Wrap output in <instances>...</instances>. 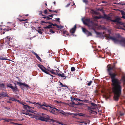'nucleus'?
<instances>
[{
    "mask_svg": "<svg viewBox=\"0 0 125 125\" xmlns=\"http://www.w3.org/2000/svg\"><path fill=\"white\" fill-rule=\"evenodd\" d=\"M50 32L51 33H54V32L52 29H50Z\"/></svg>",
    "mask_w": 125,
    "mask_h": 125,
    "instance_id": "79ce46f5",
    "label": "nucleus"
},
{
    "mask_svg": "<svg viewBox=\"0 0 125 125\" xmlns=\"http://www.w3.org/2000/svg\"><path fill=\"white\" fill-rule=\"evenodd\" d=\"M18 84L21 86V85H23L27 87V88H28L29 87V86L26 83H19Z\"/></svg>",
    "mask_w": 125,
    "mask_h": 125,
    "instance_id": "a211bd4d",
    "label": "nucleus"
},
{
    "mask_svg": "<svg viewBox=\"0 0 125 125\" xmlns=\"http://www.w3.org/2000/svg\"><path fill=\"white\" fill-rule=\"evenodd\" d=\"M48 70L50 71L53 74H55V73L54 72V70H53L51 69L50 70L49 69H48Z\"/></svg>",
    "mask_w": 125,
    "mask_h": 125,
    "instance_id": "412c9836",
    "label": "nucleus"
},
{
    "mask_svg": "<svg viewBox=\"0 0 125 125\" xmlns=\"http://www.w3.org/2000/svg\"><path fill=\"white\" fill-rule=\"evenodd\" d=\"M109 74L111 79V85L112 91L114 94V99L115 100L117 101L121 94L122 88L121 82H123L124 85L125 84V75H123L121 80H119L115 77L116 75L115 73L109 72Z\"/></svg>",
    "mask_w": 125,
    "mask_h": 125,
    "instance_id": "f257e3e1",
    "label": "nucleus"
},
{
    "mask_svg": "<svg viewBox=\"0 0 125 125\" xmlns=\"http://www.w3.org/2000/svg\"><path fill=\"white\" fill-rule=\"evenodd\" d=\"M83 2L86 3H87V1L86 0H83Z\"/></svg>",
    "mask_w": 125,
    "mask_h": 125,
    "instance_id": "49530a36",
    "label": "nucleus"
},
{
    "mask_svg": "<svg viewBox=\"0 0 125 125\" xmlns=\"http://www.w3.org/2000/svg\"><path fill=\"white\" fill-rule=\"evenodd\" d=\"M42 11H39V15H40L41 16H43V15L42 14Z\"/></svg>",
    "mask_w": 125,
    "mask_h": 125,
    "instance_id": "a19ab883",
    "label": "nucleus"
},
{
    "mask_svg": "<svg viewBox=\"0 0 125 125\" xmlns=\"http://www.w3.org/2000/svg\"><path fill=\"white\" fill-rule=\"evenodd\" d=\"M63 32L64 34H66L67 35H68V34L67 33V31H66L63 30Z\"/></svg>",
    "mask_w": 125,
    "mask_h": 125,
    "instance_id": "58836bf2",
    "label": "nucleus"
},
{
    "mask_svg": "<svg viewBox=\"0 0 125 125\" xmlns=\"http://www.w3.org/2000/svg\"><path fill=\"white\" fill-rule=\"evenodd\" d=\"M1 119L2 120H4L5 121L7 122H11V121L13 120L12 119Z\"/></svg>",
    "mask_w": 125,
    "mask_h": 125,
    "instance_id": "6ab92c4d",
    "label": "nucleus"
},
{
    "mask_svg": "<svg viewBox=\"0 0 125 125\" xmlns=\"http://www.w3.org/2000/svg\"><path fill=\"white\" fill-rule=\"evenodd\" d=\"M123 43H124V45L125 47V42H123Z\"/></svg>",
    "mask_w": 125,
    "mask_h": 125,
    "instance_id": "774afa93",
    "label": "nucleus"
},
{
    "mask_svg": "<svg viewBox=\"0 0 125 125\" xmlns=\"http://www.w3.org/2000/svg\"><path fill=\"white\" fill-rule=\"evenodd\" d=\"M38 66L39 67V68L43 72L47 74H48V72L47 71V70H48L44 67L42 65L38 64Z\"/></svg>",
    "mask_w": 125,
    "mask_h": 125,
    "instance_id": "7ed1b4c3",
    "label": "nucleus"
},
{
    "mask_svg": "<svg viewBox=\"0 0 125 125\" xmlns=\"http://www.w3.org/2000/svg\"><path fill=\"white\" fill-rule=\"evenodd\" d=\"M56 27L57 28L61 29L63 28V27L61 26V25L58 26L57 25Z\"/></svg>",
    "mask_w": 125,
    "mask_h": 125,
    "instance_id": "2f4dec72",
    "label": "nucleus"
},
{
    "mask_svg": "<svg viewBox=\"0 0 125 125\" xmlns=\"http://www.w3.org/2000/svg\"><path fill=\"white\" fill-rule=\"evenodd\" d=\"M11 123L12 124H15V125H18V124L17 123H14L13 122H12Z\"/></svg>",
    "mask_w": 125,
    "mask_h": 125,
    "instance_id": "13d9d810",
    "label": "nucleus"
},
{
    "mask_svg": "<svg viewBox=\"0 0 125 125\" xmlns=\"http://www.w3.org/2000/svg\"><path fill=\"white\" fill-rule=\"evenodd\" d=\"M52 12H56V13H57V11L56 10L52 11Z\"/></svg>",
    "mask_w": 125,
    "mask_h": 125,
    "instance_id": "680f3d73",
    "label": "nucleus"
},
{
    "mask_svg": "<svg viewBox=\"0 0 125 125\" xmlns=\"http://www.w3.org/2000/svg\"><path fill=\"white\" fill-rule=\"evenodd\" d=\"M95 33L97 34H99L100 33H99L97 32H95Z\"/></svg>",
    "mask_w": 125,
    "mask_h": 125,
    "instance_id": "69168bd1",
    "label": "nucleus"
},
{
    "mask_svg": "<svg viewBox=\"0 0 125 125\" xmlns=\"http://www.w3.org/2000/svg\"><path fill=\"white\" fill-rule=\"evenodd\" d=\"M0 60H9L8 59H7L5 58H4L2 56H0Z\"/></svg>",
    "mask_w": 125,
    "mask_h": 125,
    "instance_id": "4be33fe9",
    "label": "nucleus"
},
{
    "mask_svg": "<svg viewBox=\"0 0 125 125\" xmlns=\"http://www.w3.org/2000/svg\"><path fill=\"white\" fill-rule=\"evenodd\" d=\"M49 107H50L49 109L50 112L53 114H55V112L56 111V109H57L54 108H53L50 106Z\"/></svg>",
    "mask_w": 125,
    "mask_h": 125,
    "instance_id": "1a4fd4ad",
    "label": "nucleus"
},
{
    "mask_svg": "<svg viewBox=\"0 0 125 125\" xmlns=\"http://www.w3.org/2000/svg\"><path fill=\"white\" fill-rule=\"evenodd\" d=\"M120 12H121L122 16L125 15V12H124L123 11L121 10L120 11Z\"/></svg>",
    "mask_w": 125,
    "mask_h": 125,
    "instance_id": "473e14b6",
    "label": "nucleus"
},
{
    "mask_svg": "<svg viewBox=\"0 0 125 125\" xmlns=\"http://www.w3.org/2000/svg\"><path fill=\"white\" fill-rule=\"evenodd\" d=\"M28 115H29L31 117V118H35L36 119V117H38V115H33L29 113Z\"/></svg>",
    "mask_w": 125,
    "mask_h": 125,
    "instance_id": "ddd939ff",
    "label": "nucleus"
},
{
    "mask_svg": "<svg viewBox=\"0 0 125 125\" xmlns=\"http://www.w3.org/2000/svg\"><path fill=\"white\" fill-rule=\"evenodd\" d=\"M52 25H48V26H47L46 27H44V28L45 29H49L51 28H52Z\"/></svg>",
    "mask_w": 125,
    "mask_h": 125,
    "instance_id": "bb28decb",
    "label": "nucleus"
},
{
    "mask_svg": "<svg viewBox=\"0 0 125 125\" xmlns=\"http://www.w3.org/2000/svg\"><path fill=\"white\" fill-rule=\"evenodd\" d=\"M7 87H10L11 88H12V86L10 84H7Z\"/></svg>",
    "mask_w": 125,
    "mask_h": 125,
    "instance_id": "c756f323",
    "label": "nucleus"
},
{
    "mask_svg": "<svg viewBox=\"0 0 125 125\" xmlns=\"http://www.w3.org/2000/svg\"><path fill=\"white\" fill-rule=\"evenodd\" d=\"M48 17H53V15H49V16Z\"/></svg>",
    "mask_w": 125,
    "mask_h": 125,
    "instance_id": "5fc2aeb1",
    "label": "nucleus"
},
{
    "mask_svg": "<svg viewBox=\"0 0 125 125\" xmlns=\"http://www.w3.org/2000/svg\"><path fill=\"white\" fill-rule=\"evenodd\" d=\"M16 101H17L18 102L20 103V102H21L19 100H16Z\"/></svg>",
    "mask_w": 125,
    "mask_h": 125,
    "instance_id": "0e129e2a",
    "label": "nucleus"
},
{
    "mask_svg": "<svg viewBox=\"0 0 125 125\" xmlns=\"http://www.w3.org/2000/svg\"><path fill=\"white\" fill-rule=\"evenodd\" d=\"M70 3L68 4H67V5L66 6V7H68L70 5Z\"/></svg>",
    "mask_w": 125,
    "mask_h": 125,
    "instance_id": "052dcab7",
    "label": "nucleus"
},
{
    "mask_svg": "<svg viewBox=\"0 0 125 125\" xmlns=\"http://www.w3.org/2000/svg\"><path fill=\"white\" fill-rule=\"evenodd\" d=\"M2 96L4 97L7 96V94H6L4 92H3L0 94V97Z\"/></svg>",
    "mask_w": 125,
    "mask_h": 125,
    "instance_id": "dca6fc26",
    "label": "nucleus"
},
{
    "mask_svg": "<svg viewBox=\"0 0 125 125\" xmlns=\"http://www.w3.org/2000/svg\"><path fill=\"white\" fill-rule=\"evenodd\" d=\"M82 29L83 32L87 36H91L92 35L91 33L88 31L84 28H82Z\"/></svg>",
    "mask_w": 125,
    "mask_h": 125,
    "instance_id": "0eeeda50",
    "label": "nucleus"
},
{
    "mask_svg": "<svg viewBox=\"0 0 125 125\" xmlns=\"http://www.w3.org/2000/svg\"><path fill=\"white\" fill-rule=\"evenodd\" d=\"M29 111L30 112L33 113L32 111L29 110H25L24 111H23V112H22V113L23 114H25L27 115H28L29 113Z\"/></svg>",
    "mask_w": 125,
    "mask_h": 125,
    "instance_id": "9b49d317",
    "label": "nucleus"
},
{
    "mask_svg": "<svg viewBox=\"0 0 125 125\" xmlns=\"http://www.w3.org/2000/svg\"><path fill=\"white\" fill-rule=\"evenodd\" d=\"M93 13H94L95 14H99V13L98 12H96L94 11H93Z\"/></svg>",
    "mask_w": 125,
    "mask_h": 125,
    "instance_id": "c03bdc74",
    "label": "nucleus"
},
{
    "mask_svg": "<svg viewBox=\"0 0 125 125\" xmlns=\"http://www.w3.org/2000/svg\"><path fill=\"white\" fill-rule=\"evenodd\" d=\"M104 36H105L106 37V39L107 40H112L114 41L115 42H116L117 41V40L115 38L108 36L106 34H105Z\"/></svg>",
    "mask_w": 125,
    "mask_h": 125,
    "instance_id": "20e7f679",
    "label": "nucleus"
},
{
    "mask_svg": "<svg viewBox=\"0 0 125 125\" xmlns=\"http://www.w3.org/2000/svg\"><path fill=\"white\" fill-rule=\"evenodd\" d=\"M124 16L125 15L123 16H122V18H124V19H125V16Z\"/></svg>",
    "mask_w": 125,
    "mask_h": 125,
    "instance_id": "4d7b16f0",
    "label": "nucleus"
},
{
    "mask_svg": "<svg viewBox=\"0 0 125 125\" xmlns=\"http://www.w3.org/2000/svg\"><path fill=\"white\" fill-rule=\"evenodd\" d=\"M92 106L89 107V109L91 110L92 111H94L97 108L96 105L94 103H91Z\"/></svg>",
    "mask_w": 125,
    "mask_h": 125,
    "instance_id": "39448f33",
    "label": "nucleus"
},
{
    "mask_svg": "<svg viewBox=\"0 0 125 125\" xmlns=\"http://www.w3.org/2000/svg\"><path fill=\"white\" fill-rule=\"evenodd\" d=\"M36 119H39L41 121H47L48 120H50L52 122L54 121L53 119H50L49 116L45 114H42L38 115V117H36Z\"/></svg>",
    "mask_w": 125,
    "mask_h": 125,
    "instance_id": "f03ea898",
    "label": "nucleus"
},
{
    "mask_svg": "<svg viewBox=\"0 0 125 125\" xmlns=\"http://www.w3.org/2000/svg\"><path fill=\"white\" fill-rule=\"evenodd\" d=\"M20 103L23 105V107L25 109H29V108H32L31 107H30L28 106L27 105H25V104L23 102H21Z\"/></svg>",
    "mask_w": 125,
    "mask_h": 125,
    "instance_id": "9d476101",
    "label": "nucleus"
},
{
    "mask_svg": "<svg viewBox=\"0 0 125 125\" xmlns=\"http://www.w3.org/2000/svg\"><path fill=\"white\" fill-rule=\"evenodd\" d=\"M4 84L0 82V88L1 87L4 88Z\"/></svg>",
    "mask_w": 125,
    "mask_h": 125,
    "instance_id": "cd10ccee",
    "label": "nucleus"
},
{
    "mask_svg": "<svg viewBox=\"0 0 125 125\" xmlns=\"http://www.w3.org/2000/svg\"><path fill=\"white\" fill-rule=\"evenodd\" d=\"M57 75L58 76L60 77H61L62 78L64 77V79L66 78V76H65V75L63 73H62V74L59 73Z\"/></svg>",
    "mask_w": 125,
    "mask_h": 125,
    "instance_id": "f3484780",
    "label": "nucleus"
},
{
    "mask_svg": "<svg viewBox=\"0 0 125 125\" xmlns=\"http://www.w3.org/2000/svg\"><path fill=\"white\" fill-rule=\"evenodd\" d=\"M92 83V81H90V82H89L88 83V86H90L91 84Z\"/></svg>",
    "mask_w": 125,
    "mask_h": 125,
    "instance_id": "ea45409f",
    "label": "nucleus"
},
{
    "mask_svg": "<svg viewBox=\"0 0 125 125\" xmlns=\"http://www.w3.org/2000/svg\"><path fill=\"white\" fill-rule=\"evenodd\" d=\"M45 22L44 21H41V24H42V23H45Z\"/></svg>",
    "mask_w": 125,
    "mask_h": 125,
    "instance_id": "bf43d9fd",
    "label": "nucleus"
},
{
    "mask_svg": "<svg viewBox=\"0 0 125 125\" xmlns=\"http://www.w3.org/2000/svg\"><path fill=\"white\" fill-rule=\"evenodd\" d=\"M57 112L58 113H60L63 115H65L66 114H69L71 115L72 114L69 113H66L63 112L62 110H59L58 109H56Z\"/></svg>",
    "mask_w": 125,
    "mask_h": 125,
    "instance_id": "423d86ee",
    "label": "nucleus"
},
{
    "mask_svg": "<svg viewBox=\"0 0 125 125\" xmlns=\"http://www.w3.org/2000/svg\"><path fill=\"white\" fill-rule=\"evenodd\" d=\"M83 22L85 24H87L89 26V27H90V25L89 24H88L87 23H85V22H84V21Z\"/></svg>",
    "mask_w": 125,
    "mask_h": 125,
    "instance_id": "09e8293b",
    "label": "nucleus"
},
{
    "mask_svg": "<svg viewBox=\"0 0 125 125\" xmlns=\"http://www.w3.org/2000/svg\"><path fill=\"white\" fill-rule=\"evenodd\" d=\"M110 96V95L109 93H105L103 95V96L105 98L106 100L107 99L109 98Z\"/></svg>",
    "mask_w": 125,
    "mask_h": 125,
    "instance_id": "4468645a",
    "label": "nucleus"
},
{
    "mask_svg": "<svg viewBox=\"0 0 125 125\" xmlns=\"http://www.w3.org/2000/svg\"><path fill=\"white\" fill-rule=\"evenodd\" d=\"M34 54L35 55L36 57L39 60H40L41 59L39 56L36 53H34Z\"/></svg>",
    "mask_w": 125,
    "mask_h": 125,
    "instance_id": "5701e85b",
    "label": "nucleus"
},
{
    "mask_svg": "<svg viewBox=\"0 0 125 125\" xmlns=\"http://www.w3.org/2000/svg\"><path fill=\"white\" fill-rule=\"evenodd\" d=\"M107 67L108 68V71L109 72L111 70L113 69L114 68L113 67H111L109 65H108Z\"/></svg>",
    "mask_w": 125,
    "mask_h": 125,
    "instance_id": "aec40b11",
    "label": "nucleus"
},
{
    "mask_svg": "<svg viewBox=\"0 0 125 125\" xmlns=\"http://www.w3.org/2000/svg\"><path fill=\"white\" fill-rule=\"evenodd\" d=\"M105 18H106V19L107 20H111V18H110V17H109V16H105Z\"/></svg>",
    "mask_w": 125,
    "mask_h": 125,
    "instance_id": "c85d7f7f",
    "label": "nucleus"
},
{
    "mask_svg": "<svg viewBox=\"0 0 125 125\" xmlns=\"http://www.w3.org/2000/svg\"><path fill=\"white\" fill-rule=\"evenodd\" d=\"M10 100H11L13 101L15 100V99L13 98H10Z\"/></svg>",
    "mask_w": 125,
    "mask_h": 125,
    "instance_id": "a18cd8bd",
    "label": "nucleus"
},
{
    "mask_svg": "<svg viewBox=\"0 0 125 125\" xmlns=\"http://www.w3.org/2000/svg\"><path fill=\"white\" fill-rule=\"evenodd\" d=\"M75 70V69L73 67H72L71 68V70L72 71H73Z\"/></svg>",
    "mask_w": 125,
    "mask_h": 125,
    "instance_id": "c9c22d12",
    "label": "nucleus"
},
{
    "mask_svg": "<svg viewBox=\"0 0 125 125\" xmlns=\"http://www.w3.org/2000/svg\"><path fill=\"white\" fill-rule=\"evenodd\" d=\"M116 28L119 29H122V28L120 27H116Z\"/></svg>",
    "mask_w": 125,
    "mask_h": 125,
    "instance_id": "e2e57ef3",
    "label": "nucleus"
},
{
    "mask_svg": "<svg viewBox=\"0 0 125 125\" xmlns=\"http://www.w3.org/2000/svg\"><path fill=\"white\" fill-rule=\"evenodd\" d=\"M44 12L45 14H46L47 13V10H45L44 11Z\"/></svg>",
    "mask_w": 125,
    "mask_h": 125,
    "instance_id": "3c124183",
    "label": "nucleus"
},
{
    "mask_svg": "<svg viewBox=\"0 0 125 125\" xmlns=\"http://www.w3.org/2000/svg\"><path fill=\"white\" fill-rule=\"evenodd\" d=\"M51 24L52 25H53V26H56L57 25L56 24H53L51 23Z\"/></svg>",
    "mask_w": 125,
    "mask_h": 125,
    "instance_id": "de8ad7c7",
    "label": "nucleus"
},
{
    "mask_svg": "<svg viewBox=\"0 0 125 125\" xmlns=\"http://www.w3.org/2000/svg\"><path fill=\"white\" fill-rule=\"evenodd\" d=\"M8 110H10V108H7H7H6Z\"/></svg>",
    "mask_w": 125,
    "mask_h": 125,
    "instance_id": "338daca9",
    "label": "nucleus"
},
{
    "mask_svg": "<svg viewBox=\"0 0 125 125\" xmlns=\"http://www.w3.org/2000/svg\"><path fill=\"white\" fill-rule=\"evenodd\" d=\"M38 31L39 33L42 34V32L41 30H38Z\"/></svg>",
    "mask_w": 125,
    "mask_h": 125,
    "instance_id": "e433bc0d",
    "label": "nucleus"
},
{
    "mask_svg": "<svg viewBox=\"0 0 125 125\" xmlns=\"http://www.w3.org/2000/svg\"><path fill=\"white\" fill-rule=\"evenodd\" d=\"M33 104H35V105H36L39 107H40L44 109H46L45 108L42 106H42V105L40 104L39 103H33Z\"/></svg>",
    "mask_w": 125,
    "mask_h": 125,
    "instance_id": "f8f14e48",
    "label": "nucleus"
},
{
    "mask_svg": "<svg viewBox=\"0 0 125 125\" xmlns=\"http://www.w3.org/2000/svg\"><path fill=\"white\" fill-rule=\"evenodd\" d=\"M46 20H49L50 19H51L52 18H50L49 17L47 16L46 17Z\"/></svg>",
    "mask_w": 125,
    "mask_h": 125,
    "instance_id": "4c0bfd02",
    "label": "nucleus"
},
{
    "mask_svg": "<svg viewBox=\"0 0 125 125\" xmlns=\"http://www.w3.org/2000/svg\"><path fill=\"white\" fill-rule=\"evenodd\" d=\"M60 85H61V87H63V85L62 83L60 82Z\"/></svg>",
    "mask_w": 125,
    "mask_h": 125,
    "instance_id": "864d4df0",
    "label": "nucleus"
},
{
    "mask_svg": "<svg viewBox=\"0 0 125 125\" xmlns=\"http://www.w3.org/2000/svg\"><path fill=\"white\" fill-rule=\"evenodd\" d=\"M73 99H74V100H76V101L78 100V101H82V102H83V101H84V100H80V99H78V98H74Z\"/></svg>",
    "mask_w": 125,
    "mask_h": 125,
    "instance_id": "393cba45",
    "label": "nucleus"
},
{
    "mask_svg": "<svg viewBox=\"0 0 125 125\" xmlns=\"http://www.w3.org/2000/svg\"><path fill=\"white\" fill-rule=\"evenodd\" d=\"M80 123H82L81 124H82V125H84V124L86 125L87 124V123L85 122H80Z\"/></svg>",
    "mask_w": 125,
    "mask_h": 125,
    "instance_id": "72a5a7b5",
    "label": "nucleus"
},
{
    "mask_svg": "<svg viewBox=\"0 0 125 125\" xmlns=\"http://www.w3.org/2000/svg\"><path fill=\"white\" fill-rule=\"evenodd\" d=\"M13 90V91H16L17 89V88L16 87H14L12 86V88H11Z\"/></svg>",
    "mask_w": 125,
    "mask_h": 125,
    "instance_id": "7c9ffc66",
    "label": "nucleus"
},
{
    "mask_svg": "<svg viewBox=\"0 0 125 125\" xmlns=\"http://www.w3.org/2000/svg\"><path fill=\"white\" fill-rule=\"evenodd\" d=\"M94 18L96 19H98L100 18V17H97V16H95L94 17Z\"/></svg>",
    "mask_w": 125,
    "mask_h": 125,
    "instance_id": "8fccbe9b",
    "label": "nucleus"
},
{
    "mask_svg": "<svg viewBox=\"0 0 125 125\" xmlns=\"http://www.w3.org/2000/svg\"><path fill=\"white\" fill-rule=\"evenodd\" d=\"M55 20H53L54 21H57L58 22H59V20H60V19L59 18H58L57 19H55Z\"/></svg>",
    "mask_w": 125,
    "mask_h": 125,
    "instance_id": "f704fd0d",
    "label": "nucleus"
},
{
    "mask_svg": "<svg viewBox=\"0 0 125 125\" xmlns=\"http://www.w3.org/2000/svg\"><path fill=\"white\" fill-rule=\"evenodd\" d=\"M76 28V25H75L73 28L70 30V32L72 33H74L75 30Z\"/></svg>",
    "mask_w": 125,
    "mask_h": 125,
    "instance_id": "2eb2a0df",
    "label": "nucleus"
},
{
    "mask_svg": "<svg viewBox=\"0 0 125 125\" xmlns=\"http://www.w3.org/2000/svg\"><path fill=\"white\" fill-rule=\"evenodd\" d=\"M41 105H42V106H43L46 107H49L50 106H49L47 104H46L45 103V102H43V104Z\"/></svg>",
    "mask_w": 125,
    "mask_h": 125,
    "instance_id": "b1692460",
    "label": "nucleus"
},
{
    "mask_svg": "<svg viewBox=\"0 0 125 125\" xmlns=\"http://www.w3.org/2000/svg\"><path fill=\"white\" fill-rule=\"evenodd\" d=\"M78 115L80 116H84V115L83 114H81V113H80Z\"/></svg>",
    "mask_w": 125,
    "mask_h": 125,
    "instance_id": "37998d69",
    "label": "nucleus"
},
{
    "mask_svg": "<svg viewBox=\"0 0 125 125\" xmlns=\"http://www.w3.org/2000/svg\"><path fill=\"white\" fill-rule=\"evenodd\" d=\"M98 26L97 24H96L95 25V26L94 27H93V26H92V27H91V28L92 29H98Z\"/></svg>",
    "mask_w": 125,
    "mask_h": 125,
    "instance_id": "a878e982",
    "label": "nucleus"
},
{
    "mask_svg": "<svg viewBox=\"0 0 125 125\" xmlns=\"http://www.w3.org/2000/svg\"><path fill=\"white\" fill-rule=\"evenodd\" d=\"M55 102L57 103H61L62 102L61 101H60L59 102H58L57 101H55Z\"/></svg>",
    "mask_w": 125,
    "mask_h": 125,
    "instance_id": "603ef678",
    "label": "nucleus"
},
{
    "mask_svg": "<svg viewBox=\"0 0 125 125\" xmlns=\"http://www.w3.org/2000/svg\"><path fill=\"white\" fill-rule=\"evenodd\" d=\"M121 19L120 17H118L116 18L115 20H113L112 21L114 22H116L118 24L123 25V24L120 21Z\"/></svg>",
    "mask_w": 125,
    "mask_h": 125,
    "instance_id": "6e6552de",
    "label": "nucleus"
},
{
    "mask_svg": "<svg viewBox=\"0 0 125 125\" xmlns=\"http://www.w3.org/2000/svg\"><path fill=\"white\" fill-rule=\"evenodd\" d=\"M27 19H25V20H21V21H27Z\"/></svg>",
    "mask_w": 125,
    "mask_h": 125,
    "instance_id": "6e6d98bb",
    "label": "nucleus"
}]
</instances>
